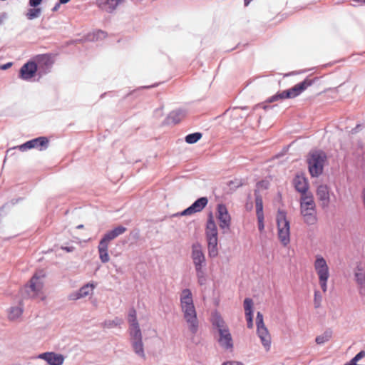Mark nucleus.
Returning <instances> with one entry per match:
<instances>
[{
	"mask_svg": "<svg viewBox=\"0 0 365 365\" xmlns=\"http://www.w3.org/2000/svg\"><path fill=\"white\" fill-rule=\"evenodd\" d=\"M217 219L220 221V227L222 229L230 227L231 217L226 206L223 204L217 205Z\"/></svg>",
	"mask_w": 365,
	"mask_h": 365,
	"instance_id": "f3484780",
	"label": "nucleus"
},
{
	"mask_svg": "<svg viewBox=\"0 0 365 365\" xmlns=\"http://www.w3.org/2000/svg\"><path fill=\"white\" fill-rule=\"evenodd\" d=\"M250 1V0H245V6H247L249 5Z\"/></svg>",
	"mask_w": 365,
	"mask_h": 365,
	"instance_id": "c03bdc74",
	"label": "nucleus"
},
{
	"mask_svg": "<svg viewBox=\"0 0 365 365\" xmlns=\"http://www.w3.org/2000/svg\"><path fill=\"white\" fill-rule=\"evenodd\" d=\"M322 297L320 296L318 291L314 292V305L315 307L318 308L320 306Z\"/></svg>",
	"mask_w": 365,
	"mask_h": 365,
	"instance_id": "e433bc0d",
	"label": "nucleus"
},
{
	"mask_svg": "<svg viewBox=\"0 0 365 365\" xmlns=\"http://www.w3.org/2000/svg\"><path fill=\"white\" fill-rule=\"evenodd\" d=\"M71 0H59L60 4H66Z\"/></svg>",
	"mask_w": 365,
	"mask_h": 365,
	"instance_id": "37998d69",
	"label": "nucleus"
},
{
	"mask_svg": "<svg viewBox=\"0 0 365 365\" xmlns=\"http://www.w3.org/2000/svg\"><path fill=\"white\" fill-rule=\"evenodd\" d=\"M257 332L258 336L260 338L264 347L267 351H269L271 346V336L267 328L265 327L263 315L260 312H257L256 317Z\"/></svg>",
	"mask_w": 365,
	"mask_h": 365,
	"instance_id": "9d476101",
	"label": "nucleus"
},
{
	"mask_svg": "<svg viewBox=\"0 0 365 365\" xmlns=\"http://www.w3.org/2000/svg\"><path fill=\"white\" fill-rule=\"evenodd\" d=\"M202 268L203 267H200V269H195L196 270V273H197V278H198V282L200 284L202 285L205 283V281H206V279H205V273L202 270Z\"/></svg>",
	"mask_w": 365,
	"mask_h": 365,
	"instance_id": "473e14b6",
	"label": "nucleus"
},
{
	"mask_svg": "<svg viewBox=\"0 0 365 365\" xmlns=\"http://www.w3.org/2000/svg\"><path fill=\"white\" fill-rule=\"evenodd\" d=\"M110 231L114 235V237H117L119 235L123 234L126 231V228L123 226H118L117 227H115L113 230H112Z\"/></svg>",
	"mask_w": 365,
	"mask_h": 365,
	"instance_id": "f704fd0d",
	"label": "nucleus"
},
{
	"mask_svg": "<svg viewBox=\"0 0 365 365\" xmlns=\"http://www.w3.org/2000/svg\"><path fill=\"white\" fill-rule=\"evenodd\" d=\"M123 323V319L119 318H115L112 321H108L105 322V325L108 327H113L120 326Z\"/></svg>",
	"mask_w": 365,
	"mask_h": 365,
	"instance_id": "72a5a7b5",
	"label": "nucleus"
},
{
	"mask_svg": "<svg viewBox=\"0 0 365 365\" xmlns=\"http://www.w3.org/2000/svg\"><path fill=\"white\" fill-rule=\"evenodd\" d=\"M317 196L322 202V207H327L329 203V187L327 185H321L317 187Z\"/></svg>",
	"mask_w": 365,
	"mask_h": 365,
	"instance_id": "5701e85b",
	"label": "nucleus"
},
{
	"mask_svg": "<svg viewBox=\"0 0 365 365\" xmlns=\"http://www.w3.org/2000/svg\"><path fill=\"white\" fill-rule=\"evenodd\" d=\"M192 259L195 269H200L205 265V257L202 252V246L199 243L192 246Z\"/></svg>",
	"mask_w": 365,
	"mask_h": 365,
	"instance_id": "f8f14e48",
	"label": "nucleus"
},
{
	"mask_svg": "<svg viewBox=\"0 0 365 365\" xmlns=\"http://www.w3.org/2000/svg\"><path fill=\"white\" fill-rule=\"evenodd\" d=\"M180 299L184 319L188 324L189 330L195 334L197 331L198 321L191 291L188 289H183Z\"/></svg>",
	"mask_w": 365,
	"mask_h": 365,
	"instance_id": "f257e3e1",
	"label": "nucleus"
},
{
	"mask_svg": "<svg viewBox=\"0 0 365 365\" xmlns=\"http://www.w3.org/2000/svg\"><path fill=\"white\" fill-rule=\"evenodd\" d=\"M330 337H331V334L326 332L322 335L318 336L316 338L315 341H316L317 344H324L326 341H329Z\"/></svg>",
	"mask_w": 365,
	"mask_h": 365,
	"instance_id": "2f4dec72",
	"label": "nucleus"
},
{
	"mask_svg": "<svg viewBox=\"0 0 365 365\" xmlns=\"http://www.w3.org/2000/svg\"><path fill=\"white\" fill-rule=\"evenodd\" d=\"M42 0H29L31 6L36 7L41 3Z\"/></svg>",
	"mask_w": 365,
	"mask_h": 365,
	"instance_id": "ea45409f",
	"label": "nucleus"
},
{
	"mask_svg": "<svg viewBox=\"0 0 365 365\" xmlns=\"http://www.w3.org/2000/svg\"><path fill=\"white\" fill-rule=\"evenodd\" d=\"M122 0H96L97 6L103 11L112 12Z\"/></svg>",
	"mask_w": 365,
	"mask_h": 365,
	"instance_id": "4be33fe9",
	"label": "nucleus"
},
{
	"mask_svg": "<svg viewBox=\"0 0 365 365\" xmlns=\"http://www.w3.org/2000/svg\"><path fill=\"white\" fill-rule=\"evenodd\" d=\"M295 189L302 194V195H309L307 192L309 189L307 179L303 175H297L293 181Z\"/></svg>",
	"mask_w": 365,
	"mask_h": 365,
	"instance_id": "aec40b11",
	"label": "nucleus"
},
{
	"mask_svg": "<svg viewBox=\"0 0 365 365\" xmlns=\"http://www.w3.org/2000/svg\"><path fill=\"white\" fill-rule=\"evenodd\" d=\"M108 242L101 239L98 246L99 258L103 263H106L110 260L108 255Z\"/></svg>",
	"mask_w": 365,
	"mask_h": 365,
	"instance_id": "393cba45",
	"label": "nucleus"
},
{
	"mask_svg": "<svg viewBox=\"0 0 365 365\" xmlns=\"http://www.w3.org/2000/svg\"><path fill=\"white\" fill-rule=\"evenodd\" d=\"M242 185V183L241 182H239L237 185V187Z\"/></svg>",
	"mask_w": 365,
	"mask_h": 365,
	"instance_id": "09e8293b",
	"label": "nucleus"
},
{
	"mask_svg": "<svg viewBox=\"0 0 365 365\" xmlns=\"http://www.w3.org/2000/svg\"><path fill=\"white\" fill-rule=\"evenodd\" d=\"M300 211L305 223L314 225L317 222L316 204L312 194L301 196Z\"/></svg>",
	"mask_w": 365,
	"mask_h": 365,
	"instance_id": "20e7f679",
	"label": "nucleus"
},
{
	"mask_svg": "<svg viewBox=\"0 0 365 365\" xmlns=\"http://www.w3.org/2000/svg\"><path fill=\"white\" fill-rule=\"evenodd\" d=\"M222 365H243V364L240 361H228L224 362Z\"/></svg>",
	"mask_w": 365,
	"mask_h": 365,
	"instance_id": "58836bf2",
	"label": "nucleus"
},
{
	"mask_svg": "<svg viewBox=\"0 0 365 365\" xmlns=\"http://www.w3.org/2000/svg\"><path fill=\"white\" fill-rule=\"evenodd\" d=\"M354 279L359 286V292L365 294V265L359 263L354 269Z\"/></svg>",
	"mask_w": 365,
	"mask_h": 365,
	"instance_id": "ddd939ff",
	"label": "nucleus"
},
{
	"mask_svg": "<svg viewBox=\"0 0 365 365\" xmlns=\"http://www.w3.org/2000/svg\"><path fill=\"white\" fill-rule=\"evenodd\" d=\"M257 217L258 221V229L259 232H262L264 228V216H257Z\"/></svg>",
	"mask_w": 365,
	"mask_h": 365,
	"instance_id": "4c0bfd02",
	"label": "nucleus"
},
{
	"mask_svg": "<svg viewBox=\"0 0 365 365\" xmlns=\"http://www.w3.org/2000/svg\"><path fill=\"white\" fill-rule=\"evenodd\" d=\"M183 118V114L180 111H173L166 118L167 124H177L180 123Z\"/></svg>",
	"mask_w": 365,
	"mask_h": 365,
	"instance_id": "bb28decb",
	"label": "nucleus"
},
{
	"mask_svg": "<svg viewBox=\"0 0 365 365\" xmlns=\"http://www.w3.org/2000/svg\"><path fill=\"white\" fill-rule=\"evenodd\" d=\"M37 69V65L34 61H29L21 68L19 78L26 81L30 80L35 76Z\"/></svg>",
	"mask_w": 365,
	"mask_h": 365,
	"instance_id": "2eb2a0df",
	"label": "nucleus"
},
{
	"mask_svg": "<svg viewBox=\"0 0 365 365\" xmlns=\"http://www.w3.org/2000/svg\"><path fill=\"white\" fill-rule=\"evenodd\" d=\"M218 343L225 349L232 350L233 340L230 330L227 328L221 329L218 331Z\"/></svg>",
	"mask_w": 365,
	"mask_h": 365,
	"instance_id": "dca6fc26",
	"label": "nucleus"
},
{
	"mask_svg": "<svg viewBox=\"0 0 365 365\" xmlns=\"http://www.w3.org/2000/svg\"><path fill=\"white\" fill-rule=\"evenodd\" d=\"M208 200L206 197H202L197 199L191 206L183 210L182 215H191L196 212L202 211L207 205Z\"/></svg>",
	"mask_w": 365,
	"mask_h": 365,
	"instance_id": "6ab92c4d",
	"label": "nucleus"
},
{
	"mask_svg": "<svg viewBox=\"0 0 365 365\" xmlns=\"http://www.w3.org/2000/svg\"><path fill=\"white\" fill-rule=\"evenodd\" d=\"M46 274L43 270L36 272L25 286V292L29 297L44 299L46 296L43 292L44 278Z\"/></svg>",
	"mask_w": 365,
	"mask_h": 365,
	"instance_id": "7ed1b4c3",
	"label": "nucleus"
},
{
	"mask_svg": "<svg viewBox=\"0 0 365 365\" xmlns=\"http://www.w3.org/2000/svg\"><path fill=\"white\" fill-rule=\"evenodd\" d=\"M95 285L93 283H88L82 287L77 292L73 293L69 296V299L76 300L83 298L93 292Z\"/></svg>",
	"mask_w": 365,
	"mask_h": 365,
	"instance_id": "412c9836",
	"label": "nucleus"
},
{
	"mask_svg": "<svg viewBox=\"0 0 365 365\" xmlns=\"http://www.w3.org/2000/svg\"><path fill=\"white\" fill-rule=\"evenodd\" d=\"M34 61L36 63L37 68L43 72H46L54 63L51 54L37 55L34 58Z\"/></svg>",
	"mask_w": 365,
	"mask_h": 365,
	"instance_id": "4468645a",
	"label": "nucleus"
},
{
	"mask_svg": "<svg viewBox=\"0 0 365 365\" xmlns=\"http://www.w3.org/2000/svg\"><path fill=\"white\" fill-rule=\"evenodd\" d=\"M59 4H57L53 9V11H56L58 7Z\"/></svg>",
	"mask_w": 365,
	"mask_h": 365,
	"instance_id": "a18cd8bd",
	"label": "nucleus"
},
{
	"mask_svg": "<svg viewBox=\"0 0 365 365\" xmlns=\"http://www.w3.org/2000/svg\"><path fill=\"white\" fill-rule=\"evenodd\" d=\"M202 135L201 133H191L185 137V141L189 144H193L197 142L202 138Z\"/></svg>",
	"mask_w": 365,
	"mask_h": 365,
	"instance_id": "c756f323",
	"label": "nucleus"
},
{
	"mask_svg": "<svg viewBox=\"0 0 365 365\" xmlns=\"http://www.w3.org/2000/svg\"><path fill=\"white\" fill-rule=\"evenodd\" d=\"M38 358L46 361L49 365H62L64 361V356L55 352L42 353Z\"/></svg>",
	"mask_w": 365,
	"mask_h": 365,
	"instance_id": "a211bd4d",
	"label": "nucleus"
},
{
	"mask_svg": "<svg viewBox=\"0 0 365 365\" xmlns=\"http://www.w3.org/2000/svg\"><path fill=\"white\" fill-rule=\"evenodd\" d=\"M23 313V309L21 307H11L9 312V318L11 320H16L19 318Z\"/></svg>",
	"mask_w": 365,
	"mask_h": 365,
	"instance_id": "cd10ccee",
	"label": "nucleus"
},
{
	"mask_svg": "<svg viewBox=\"0 0 365 365\" xmlns=\"http://www.w3.org/2000/svg\"><path fill=\"white\" fill-rule=\"evenodd\" d=\"M312 85V82L309 80H304L300 82L289 89L277 93L275 95L270 97L268 100L269 103H272L278 100H283L286 98H294L299 96L304 92L309 86Z\"/></svg>",
	"mask_w": 365,
	"mask_h": 365,
	"instance_id": "423d86ee",
	"label": "nucleus"
},
{
	"mask_svg": "<svg viewBox=\"0 0 365 365\" xmlns=\"http://www.w3.org/2000/svg\"><path fill=\"white\" fill-rule=\"evenodd\" d=\"M11 65H12L11 63H7L6 64H4V65L1 66V69L5 70V69H7V68H10L11 66Z\"/></svg>",
	"mask_w": 365,
	"mask_h": 365,
	"instance_id": "a19ab883",
	"label": "nucleus"
},
{
	"mask_svg": "<svg viewBox=\"0 0 365 365\" xmlns=\"http://www.w3.org/2000/svg\"><path fill=\"white\" fill-rule=\"evenodd\" d=\"M252 306V300L250 298H246L244 301V308L245 312L246 319L247 322V327L250 329L253 327Z\"/></svg>",
	"mask_w": 365,
	"mask_h": 365,
	"instance_id": "b1692460",
	"label": "nucleus"
},
{
	"mask_svg": "<svg viewBox=\"0 0 365 365\" xmlns=\"http://www.w3.org/2000/svg\"><path fill=\"white\" fill-rule=\"evenodd\" d=\"M277 222L278 238L282 245L285 247L290 242V225L284 212H278Z\"/></svg>",
	"mask_w": 365,
	"mask_h": 365,
	"instance_id": "0eeeda50",
	"label": "nucleus"
},
{
	"mask_svg": "<svg viewBox=\"0 0 365 365\" xmlns=\"http://www.w3.org/2000/svg\"><path fill=\"white\" fill-rule=\"evenodd\" d=\"M206 238L207 241L208 254L210 257H215L218 254L217 250V228L214 221L212 214L210 213L206 225Z\"/></svg>",
	"mask_w": 365,
	"mask_h": 365,
	"instance_id": "39448f33",
	"label": "nucleus"
},
{
	"mask_svg": "<svg viewBox=\"0 0 365 365\" xmlns=\"http://www.w3.org/2000/svg\"><path fill=\"white\" fill-rule=\"evenodd\" d=\"M49 140L46 137H38L18 146L21 151L35 148L40 151L46 150L48 146Z\"/></svg>",
	"mask_w": 365,
	"mask_h": 365,
	"instance_id": "9b49d317",
	"label": "nucleus"
},
{
	"mask_svg": "<svg viewBox=\"0 0 365 365\" xmlns=\"http://www.w3.org/2000/svg\"><path fill=\"white\" fill-rule=\"evenodd\" d=\"M115 238L116 237H114L113 232L111 231H109L104 235L102 240L109 243L111 240H114Z\"/></svg>",
	"mask_w": 365,
	"mask_h": 365,
	"instance_id": "c9c22d12",
	"label": "nucleus"
},
{
	"mask_svg": "<svg viewBox=\"0 0 365 365\" xmlns=\"http://www.w3.org/2000/svg\"><path fill=\"white\" fill-rule=\"evenodd\" d=\"M41 11L39 8L30 9L26 13V17L30 20L34 19L39 16Z\"/></svg>",
	"mask_w": 365,
	"mask_h": 365,
	"instance_id": "7c9ffc66",
	"label": "nucleus"
},
{
	"mask_svg": "<svg viewBox=\"0 0 365 365\" xmlns=\"http://www.w3.org/2000/svg\"><path fill=\"white\" fill-rule=\"evenodd\" d=\"M326 155L322 152H314L307 158L308 168L312 177H318L322 173Z\"/></svg>",
	"mask_w": 365,
	"mask_h": 365,
	"instance_id": "1a4fd4ad",
	"label": "nucleus"
},
{
	"mask_svg": "<svg viewBox=\"0 0 365 365\" xmlns=\"http://www.w3.org/2000/svg\"><path fill=\"white\" fill-rule=\"evenodd\" d=\"M211 321H212V325L217 329L218 331L221 329L227 328V326L225 324V321L217 313H215L212 315Z\"/></svg>",
	"mask_w": 365,
	"mask_h": 365,
	"instance_id": "a878e982",
	"label": "nucleus"
},
{
	"mask_svg": "<svg viewBox=\"0 0 365 365\" xmlns=\"http://www.w3.org/2000/svg\"><path fill=\"white\" fill-rule=\"evenodd\" d=\"M359 2H361L365 4V0H356Z\"/></svg>",
	"mask_w": 365,
	"mask_h": 365,
	"instance_id": "49530a36",
	"label": "nucleus"
},
{
	"mask_svg": "<svg viewBox=\"0 0 365 365\" xmlns=\"http://www.w3.org/2000/svg\"><path fill=\"white\" fill-rule=\"evenodd\" d=\"M129 324V334L134 351L140 356H144L143 344L142 342V334L137 320L136 311L132 308L129 310L128 315Z\"/></svg>",
	"mask_w": 365,
	"mask_h": 365,
	"instance_id": "f03ea898",
	"label": "nucleus"
},
{
	"mask_svg": "<svg viewBox=\"0 0 365 365\" xmlns=\"http://www.w3.org/2000/svg\"><path fill=\"white\" fill-rule=\"evenodd\" d=\"M232 183H233V182H232V181H230V183H229V185H230Z\"/></svg>",
	"mask_w": 365,
	"mask_h": 365,
	"instance_id": "8fccbe9b",
	"label": "nucleus"
},
{
	"mask_svg": "<svg viewBox=\"0 0 365 365\" xmlns=\"http://www.w3.org/2000/svg\"><path fill=\"white\" fill-rule=\"evenodd\" d=\"M314 267L319 277L322 289L324 292H326L327 290V281L329 277V270L325 259L320 255H317L314 263Z\"/></svg>",
	"mask_w": 365,
	"mask_h": 365,
	"instance_id": "6e6552de",
	"label": "nucleus"
},
{
	"mask_svg": "<svg viewBox=\"0 0 365 365\" xmlns=\"http://www.w3.org/2000/svg\"><path fill=\"white\" fill-rule=\"evenodd\" d=\"M63 249L67 252H72L73 250V247H63Z\"/></svg>",
	"mask_w": 365,
	"mask_h": 365,
	"instance_id": "79ce46f5",
	"label": "nucleus"
},
{
	"mask_svg": "<svg viewBox=\"0 0 365 365\" xmlns=\"http://www.w3.org/2000/svg\"><path fill=\"white\" fill-rule=\"evenodd\" d=\"M255 207H256V215L264 216L263 213V201L260 195H256L255 197Z\"/></svg>",
	"mask_w": 365,
	"mask_h": 365,
	"instance_id": "c85d7f7f",
	"label": "nucleus"
},
{
	"mask_svg": "<svg viewBox=\"0 0 365 365\" xmlns=\"http://www.w3.org/2000/svg\"><path fill=\"white\" fill-rule=\"evenodd\" d=\"M83 227V225H78V226H77V228H78V229H81V228H82Z\"/></svg>",
	"mask_w": 365,
	"mask_h": 365,
	"instance_id": "de8ad7c7",
	"label": "nucleus"
}]
</instances>
